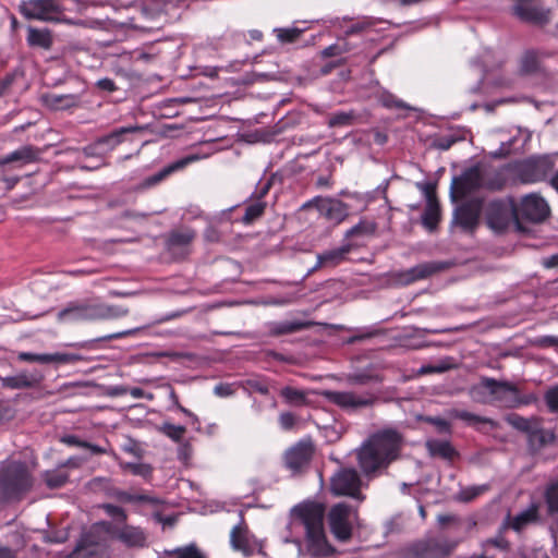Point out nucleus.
I'll use <instances>...</instances> for the list:
<instances>
[{"label": "nucleus", "mask_w": 558, "mask_h": 558, "mask_svg": "<svg viewBox=\"0 0 558 558\" xmlns=\"http://www.w3.org/2000/svg\"><path fill=\"white\" fill-rule=\"evenodd\" d=\"M48 107L54 110H65L78 106L80 97L77 95H58L49 94L45 97Z\"/></svg>", "instance_id": "22"}, {"label": "nucleus", "mask_w": 558, "mask_h": 558, "mask_svg": "<svg viewBox=\"0 0 558 558\" xmlns=\"http://www.w3.org/2000/svg\"><path fill=\"white\" fill-rule=\"evenodd\" d=\"M37 159V150L32 146H23L9 155H7V161H22L23 163H29Z\"/></svg>", "instance_id": "33"}, {"label": "nucleus", "mask_w": 558, "mask_h": 558, "mask_svg": "<svg viewBox=\"0 0 558 558\" xmlns=\"http://www.w3.org/2000/svg\"><path fill=\"white\" fill-rule=\"evenodd\" d=\"M96 304V320L101 319H114L119 317L126 316L129 314V308L120 305H109L102 303Z\"/></svg>", "instance_id": "27"}, {"label": "nucleus", "mask_w": 558, "mask_h": 558, "mask_svg": "<svg viewBox=\"0 0 558 558\" xmlns=\"http://www.w3.org/2000/svg\"><path fill=\"white\" fill-rule=\"evenodd\" d=\"M19 359L25 362H37L41 364H48V353L36 354L29 352H22L19 354Z\"/></svg>", "instance_id": "48"}, {"label": "nucleus", "mask_w": 558, "mask_h": 558, "mask_svg": "<svg viewBox=\"0 0 558 558\" xmlns=\"http://www.w3.org/2000/svg\"><path fill=\"white\" fill-rule=\"evenodd\" d=\"M58 320L64 324L96 320V304L72 303L58 313Z\"/></svg>", "instance_id": "16"}, {"label": "nucleus", "mask_w": 558, "mask_h": 558, "mask_svg": "<svg viewBox=\"0 0 558 558\" xmlns=\"http://www.w3.org/2000/svg\"><path fill=\"white\" fill-rule=\"evenodd\" d=\"M322 54H323V57H326V58L340 56L341 54L340 44H335V45H330V46L326 47L322 51Z\"/></svg>", "instance_id": "57"}, {"label": "nucleus", "mask_w": 558, "mask_h": 558, "mask_svg": "<svg viewBox=\"0 0 558 558\" xmlns=\"http://www.w3.org/2000/svg\"><path fill=\"white\" fill-rule=\"evenodd\" d=\"M32 486V477L25 464L13 462L7 469L2 478V488L8 496H15Z\"/></svg>", "instance_id": "14"}, {"label": "nucleus", "mask_w": 558, "mask_h": 558, "mask_svg": "<svg viewBox=\"0 0 558 558\" xmlns=\"http://www.w3.org/2000/svg\"><path fill=\"white\" fill-rule=\"evenodd\" d=\"M356 518V511L344 502H339L331 507L328 513V523L333 536L342 542L348 541L352 535Z\"/></svg>", "instance_id": "7"}, {"label": "nucleus", "mask_w": 558, "mask_h": 558, "mask_svg": "<svg viewBox=\"0 0 558 558\" xmlns=\"http://www.w3.org/2000/svg\"><path fill=\"white\" fill-rule=\"evenodd\" d=\"M265 207H266V204L262 201H257V202L250 204L245 208V214L242 218V221L245 225L252 223L255 219L259 218L263 215Z\"/></svg>", "instance_id": "35"}, {"label": "nucleus", "mask_w": 558, "mask_h": 558, "mask_svg": "<svg viewBox=\"0 0 558 558\" xmlns=\"http://www.w3.org/2000/svg\"><path fill=\"white\" fill-rule=\"evenodd\" d=\"M349 251H350L349 246H341V247L326 251V252L317 255V266L318 267L337 266L342 260H344Z\"/></svg>", "instance_id": "23"}, {"label": "nucleus", "mask_w": 558, "mask_h": 558, "mask_svg": "<svg viewBox=\"0 0 558 558\" xmlns=\"http://www.w3.org/2000/svg\"><path fill=\"white\" fill-rule=\"evenodd\" d=\"M515 211L518 221L541 222L548 217L550 210L544 197L537 193H530L515 203Z\"/></svg>", "instance_id": "12"}, {"label": "nucleus", "mask_w": 558, "mask_h": 558, "mask_svg": "<svg viewBox=\"0 0 558 558\" xmlns=\"http://www.w3.org/2000/svg\"><path fill=\"white\" fill-rule=\"evenodd\" d=\"M486 489H487L486 485L474 486V487L468 488L466 490L463 492V499L466 501L472 500L476 496L484 493Z\"/></svg>", "instance_id": "53"}, {"label": "nucleus", "mask_w": 558, "mask_h": 558, "mask_svg": "<svg viewBox=\"0 0 558 558\" xmlns=\"http://www.w3.org/2000/svg\"><path fill=\"white\" fill-rule=\"evenodd\" d=\"M456 416L463 421H466V422H474V423L482 422V418H480L477 415L472 414L468 411H458Z\"/></svg>", "instance_id": "58"}, {"label": "nucleus", "mask_w": 558, "mask_h": 558, "mask_svg": "<svg viewBox=\"0 0 558 558\" xmlns=\"http://www.w3.org/2000/svg\"><path fill=\"white\" fill-rule=\"evenodd\" d=\"M447 368L441 365H438V366L425 365L420 368L418 374L426 375V374H432V373H442Z\"/></svg>", "instance_id": "59"}, {"label": "nucleus", "mask_w": 558, "mask_h": 558, "mask_svg": "<svg viewBox=\"0 0 558 558\" xmlns=\"http://www.w3.org/2000/svg\"><path fill=\"white\" fill-rule=\"evenodd\" d=\"M214 392L218 397H229L235 392L233 384H219L215 386Z\"/></svg>", "instance_id": "50"}, {"label": "nucleus", "mask_w": 558, "mask_h": 558, "mask_svg": "<svg viewBox=\"0 0 558 558\" xmlns=\"http://www.w3.org/2000/svg\"><path fill=\"white\" fill-rule=\"evenodd\" d=\"M383 104L385 107L392 108H403L405 107L401 100L396 99L392 95H387L383 97Z\"/></svg>", "instance_id": "56"}, {"label": "nucleus", "mask_w": 558, "mask_h": 558, "mask_svg": "<svg viewBox=\"0 0 558 558\" xmlns=\"http://www.w3.org/2000/svg\"><path fill=\"white\" fill-rule=\"evenodd\" d=\"M40 380L37 374L20 373L3 379L4 386L12 389L31 388L36 386Z\"/></svg>", "instance_id": "24"}, {"label": "nucleus", "mask_w": 558, "mask_h": 558, "mask_svg": "<svg viewBox=\"0 0 558 558\" xmlns=\"http://www.w3.org/2000/svg\"><path fill=\"white\" fill-rule=\"evenodd\" d=\"M0 558H15V556L10 548L0 546Z\"/></svg>", "instance_id": "64"}, {"label": "nucleus", "mask_w": 558, "mask_h": 558, "mask_svg": "<svg viewBox=\"0 0 558 558\" xmlns=\"http://www.w3.org/2000/svg\"><path fill=\"white\" fill-rule=\"evenodd\" d=\"M456 219L464 229H472L478 219L477 211L471 206H462L456 213Z\"/></svg>", "instance_id": "31"}, {"label": "nucleus", "mask_w": 558, "mask_h": 558, "mask_svg": "<svg viewBox=\"0 0 558 558\" xmlns=\"http://www.w3.org/2000/svg\"><path fill=\"white\" fill-rule=\"evenodd\" d=\"M325 508L317 502H303L291 510L288 529V542L300 544L302 536L306 538L308 553L313 557H329L333 548L328 543L324 530Z\"/></svg>", "instance_id": "1"}, {"label": "nucleus", "mask_w": 558, "mask_h": 558, "mask_svg": "<svg viewBox=\"0 0 558 558\" xmlns=\"http://www.w3.org/2000/svg\"><path fill=\"white\" fill-rule=\"evenodd\" d=\"M375 231V225L367 221H361L360 223L353 226L351 229L347 231L348 238H353L362 234H371Z\"/></svg>", "instance_id": "44"}, {"label": "nucleus", "mask_w": 558, "mask_h": 558, "mask_svg": "<svg viewBox=\"0 0 558 558\" xmlns=\"http://www.w3.org/2000/svg\"><path fill=\"white\" fill-rule=\"evenodd\" d=\"M142 126L137 125H131V126H123L120 129L114 130L110 134L99 138L95 146L96 148L106 147L108 150L113 149L116 146H118L123 141V135L126 133H134L137 131H141Z\"/></svg>", "instance_id": "20"}, {"label": "nucleus", "mask_w": 558, "mask_h": 558, "mask_svg": "<svg viewBox=\"0 0 558 558\" xmlns=\"http://www.w3.org/2000/svg\"><path fill=\"white\" fill-rule=\"evenodd\" d=\"M19 10L25 19L43 22L57 21L62 13L58 0H24L20 3Z\"/></svg>", "instance_id": "11"}, {"label": "nucleus", "mask_w": 558, "mask_h": 558, "mask_svg": "<svg viewBox=\"0 0 558 558\" xmlns=\"http://www.w3.org/2000/svg\"><path fill=\"white\" fill-rule=\"evenodd\" d=\"M427 448L432 456H438L444 459H452L456 454L454 449L446 440H429Z\"/></svg>", "instance_id": "32"}, {"label": "nucleus", "mask_w": 558, "mask_h": 558, "mask_svg": "<svg viewBox=\"0 0 558 558\" xmlns=\"http://www.w3.org/2000/svg\"><path fill=\"white\" fill-rule=\"evenodd\" d=\"M470 396L480 403H498L510 409L527 405L537 400L533 393L521 396L515 385L489 377H484L477 385L472 386Z\"/></svg>", "instance_id": "4"}, {"label": "nucleus", "mask_w": 558, "mask_h": 558, "mask_svg": "<svg viewBox=\"0 0 558 558\" xmlns=\"http://www.w3.org/2000/svg\"><path fill=\"white\" fill-rule=\"evenodd\" d=\"M230 543L234 550L241 551L246 557L259 549L257 541L252 537L247 529L242 525H236L232 529Z\"/></svg>", "instance_id": "17"}, {"label": "nucleus", "mask_w": 558, "mask_h": 558, "mask_svg": "<svg viewBox=\"0 0 558 558\" xmlns=\"http://www.w3.org/2000/svg\"><path fill=\"white\" fill-rule=\"evenodd\" d=\"M274 32L276 33L278 40L283 44L295 41L302 34V31L296 27L276 28Z\"/></svg>", "instance_id": "38"}, {"label": "nucleus", "mask_w": 558, "mask_h": 558, "mask_svg": "<svg viewBox=\"0 0 558 558\" xmlns=\"http://www.w3.org/2000/svg\"><path fill=\"white\" fill-rule=\"evenodd\" d=\"M544 266L547 268H553L558 266V255H553L549 258L544 259Z\"/></svg>", "instance_id": "63"}, {"label": "nucleus", "mask_w": 558, "mask_h": 558, "mask_svg": "<svg viewBox=\"0 0 558 558\" xmlns=\"http://www.w3.org/2000/svg\"><path fill=\"white\" fill-rule=\"evenodd\" d=\"M105 512L116 520L114 524H123L126 521V513L123 508L111 504L101 506Z\"/></svg>", "instance_id": "43"}, {"label": "nucleus", "mask_w": 558, "mask_h": 558, "mask_svg": "<svg viewBox=\"0 0 558 558\" xmlns=\"http://www.w3.org/2000/svg\"><path fill=\"white\" fill-rule=\"evenodd\" d=\"M107 537L121 542L129 548H143L147 546V533L141 526L112 524L107 521L95 523L88 532L84 533L73 550L74 558L93 555L95 547L107 541Z\"/></svg>", "instance_id": "3"}, {"label": "nucleus", "mask_w": 558, "mask_h": 558, "mask_svg": "<svg viewBox=\"0 0 558 558\" xmlns=\"http://www.w3.org/2000/svg\"><path fill=\"white\" fill-rule=\"evenodd\" d=\"M133 474L141 475V476H148L151 472L150 468L146 464L141 463H128L125 465Z\"/></svg>", "instance_id": "51"}, {"label": "nucleus", "mask_w": 558, "mask_h": 558, "mask_svg": "<svg viewBox=\"0 0 558 558\" xmlns=\"http://www.w3.org/2000/svg\"><path fill=\"white\" fill-rule=\"evenodd\" d=\"M304 327H305V324H303V323L286 322V323L280 324L277 327L276 332L280 333V335L281 333H291V332H294V331L302 330Z\"/></svg>", "instance_id": "46"}, {"label": "nucleus", "mask_w": 558, "mask_h": 558, "mask_svg": "<svg viewBox=\"0 0 558 558\" xmlns=\"http://www.w3.org/2000/svg\"><path fill=\"white\" fill-rule=\"evenodd\" d=\"M319 395L348 413L372 408L378 400V396L372 390H323Z\"/></svg>", "instance_id": "5"}, {"label": "nucleus", "mask_w": 558, "mask_h": 558, "mask_svg": "<svg viewBox=\"0 0 558 558\" xmlns=\"http://www.w3.org/2000/svg\"><path fill=\"white\" fill-rule=\"evenodd\" d=\"M170 398L173 402V404L181 411L183 412L184 414H186L187 416L192 417L194 421L196 420L195 415L190 412L187 409L183 408L180 403H179V400H178V397L175 395V392L173 390L170 391Z\"/></svg>", "instance_id": "61"}, {"label": "nucleus", "mask_w": 558, "mask_h": 558, "mask_svg": "<svg viewBox=\"0 0 558 558\" xmlns=\"http://www.w3.org/2000/svg\"><path fill=\"white\" fill-rule=\"evenodd\" d=\"M280 396L284 402L291 407H303L308 404V391L298 389L292 386H286L280 390Z\"/></svg>", "instance_id": "25"}, {"label": "nucleus", "mask_w": 558, "mask_h": 558, "mask_svg": "<svg viewBox=\"0 0 558 558\" xmlns=\"http://www.w3.org/2000/svg\"><path fill=\"white\" fill-rule=\"evenodd\" d=\"M441 269L437 263H423L418 264L405 271L398 275L399 281L402 284H411L417 280L426 279Z\"/></svg>", "instance_id": "19"}, {"label": "nucleus", "mask_w": 558, "mask_h": 558, "mask_svg": "<svg viewBox=\"0 0 558 558\" xmlns=\"http://www.w3.org/2000/svg\"><path fill=\"white\" fill-rule=\"evenodd\" d=\"M242 387L247 392H258L260 395H268V385L263 378L254 377L242 381Z\"/></svg>", "instance_id": "36"}, {"label": "nucleus", "mask_w": 558, "mask_h": 558, "mask_svg": "<svg viewBox=\"0 0 558 558\" xmlns=\"http://www.w3.org/2000/svg\"><path fill=\"white\" fill-rule=\"evenodd\" d=\"M160 430L167 436L169 437L170 439H172L173 441H181L185 432H186V428L182 425H174V424H171V423H163L162 426L160 427Z\"/></svg>", "instance_id": "37"}, {"label": "nucleus", "mask_w": 558, "mask_h": 558, "mask_svg": "<svg viewBox=\"0 0 558 558\" xmlns=\"http://www.w3.org/2000/svg\"><path fill=\"white\" fill-rule=\"evenodd\" d=\"M481 187L499 189L485 180L481 168L473 167L465 170L459 178H454L451 184V194L453 197H466Z\"/></svg>", "instance_id": "10"}, {"label": "nucleus", "mask_w": 558, "mask_h": 558, "mask_svg": "<svg viewBox=\"0 0 558 558\" xmlns=\"http://www.w3.org/2000/svg\"><path fill=\"white\" fill-rule=\"evenodd\" d=\"M508 422L519 430L535 434L539 430V421L537 418H525L517 414L510 415Z\"/></svg>", "instance_id": "30"}, {"label": "nucleus", "mask_w": 558, "mask_h": 558, "mask_svg": "<svg viewBox=\"0 0 558 558\" xmlns=\"http://www.w3.org/2000/svg\"><path fill=\"white\" fill-rule=\"evenodd\" d=\"M425 194L427 198V206L423 214V223L429 230L434 229L439 220V207L435 201L434 192L430 187H425Z\"/></svg>", "instance_id": "21"}, {"label": "nucleus", "mask_w": 558, "mask_h": 558, "mask_svg": "<svg viewBox=\"0 0 558 558\" xmlns=\"http://www.w3.org/2000/svg\"><path fill=\"white\" fill-rule=\"evenodd\" d=\"M549 513H558V483L550 484L545 493Z\"/></svg>", "instance_id": "40"}, {"label": "nucleus", "mask_w": 558, "mask_h": 558, "mask_svg": "<svg viewBox=\"0 0 558 558\" xmlns=\"http://www.w3.org/2000/svg\"><path fill=\"white\" fill-rule=\"evenodd\" d=\"M279 423L283 429H291L295 423V416L291 412H283L279 415Z\"/></svg>", "instance_id": "52"}, {"label": "nucleus", "mask_w": 558, "mask_h": 558, "mask_svg": "<svg viewBox=\"0 0 558 558\" xmlns=\"http://www.w3.org/2000/svg\"><path fill=\"white\" fill-rule=\"evenodd\" d=\"M27 41L31 46H37L48 49L52 45L50 32L48 29H37L29 27L27 29Z\"/></svg>", "instance_id": "29"}, {"label": "nucleus", "mask_w": 558, "mask_h": 558, "mask_svg": "<svg viewBox=\"0 0 558 558\" xmlns=\"http://www.w3.org/2000/svg\"><path fill=\"white\" fill-rule=\"evenodd\" d=\"M312 454V444L300 441L286 452V464L290 470L298 471L310 462Z\"/></svg>", "instance_id": "18"}, {"label": "nucleus", "mask_w": 558, "mask_h": 558, "mask_svg": "<svg viewBox=\"0 0 558 558\" xmlns=\"http://www.w3.org/2000/svg\"><path fill=\"white\" fill-rule=\"evenodd\" d=\"M353 114L350 112H336L332 116H330L328 120V125L330 128H339V126H347L352 123Z\"/></svg>", "instance_id": "41"}, {"label": "nucleus", "mask_w": 558, "mask_h": 558, "mask_svg": "<svg viewBox=\"0 0 558 558\" xmlns=\"http://www.w3.org/2000/svg\"><path fill=\"white\" fill-rule=\"evenodd\" d=\"M304 207H315L319 215L332 225L341 223L349 216L348 205L330 197H315Z\"/></svg>", "instance_id": "15"}, {"label": "nucleus", "mask_w": 558, "mask_h": 558, "mask_svg": "<svg viewBox=\"0 0 558 558\" xmlns=\"http://www.w3.org/2000/svg\"><path fill=\"white\" fill-rule=\"evenodd\" d=\"M62 441L70 446H76V447H82V448L84 447V444H85V441L80 440L75 436H65L62 438Z\"/></svg>", "instance_id": "62"}, {"label": "nucleus", "mask_w": 558, "mask_h": 558, "mask_svg": "<svg viewBox=\"0 0 558 558\" xmlns=\"http://www.w3.org/2000/svg\"><path fill=\"white\" fill-rule=\"evenodd\" d=\"M194 239V233L192 231H182L175 232L171 235V242L173 244L185 245L189 244Z\"/></svg>", "instance_id": "49"}, {"label": "nucleus", "mask_w": 558, "mask_h": 558, "mask_svg": "<svg viewBox=\"0 0 558 558\" xmlns=\"http://www.w3.org/2000/svg\"><path fill=\"white\" fill-rule=\"evenodd\" d=\"M514 13L524 21H531L535 23H543L547 20L546 15L539 12L536 8L527 5H515Z\"/></svg>", "instance_id": "34"}, {"label": "nucleus", "mask_w": 558, "mask_h": 558, "mask_svg": "<svg viewBox=\"0 0 558 558\" xmlns=\"http://www.w3.org/2000/svg\"><path fill=\"white\" fill-rule=\"evenodd\" d=\"M173 553L178 555V558H205L194 545L177 548ZM169 554H172V551H169Z\"/></svg>", "instance_id": "45"}, {"label": "nucleus", "mask_w": 558, "mask_h": 558, "mask_svg": "<svg viewBox=\"0 0 558 558\" xmlns=\"http://www.w3.org/2000/svg\"><path fill=\"white\" fill-rule=\"evenodd\" d=\"M538 515V506L533 504L527 509L518 513L513 519L511 526L515 531L524 529L527 524L535 522Z\"/></svg>", "instance_id": "28"}, {"label": "nucleus", "mask_w": 558, "mask_h": 558, "mask_svg": "<svg viewBox=\"0 0 558 558\" xmlns=\"http://www.w3.org/2000/svg\"><path fill=\"white\" fill-rule=\"evenodd\" d=\"M400 449L401 436L396 430L374 433L356 451L359 466L367 477H376L398 459Z\"/></svg>", "instance_id": "2"}, {"label": "nucleus", "mask_w": 558, "mask_h": 558, "mask_svg": "<svg viewBox=\"0 0 558 558\" xmlns=\"http://www.w3.org/2000/svg\"><path fill=\"white\" fill-rule=\"evenodd\" d=\"M198 160V156L197 155H190V156H186L180 160H177L175 162L169 165L168 167L163 168L161 171H159L157 174L150 177L148 179V183L149 184H156L158 182H160L161 180H163L167 175H169L170 173L177 171V170H180V169H183L184 167H186L187 165L194 162Z\"/></svg>", "instance_id": "26"}, {"label": "nucleus", "mask_w": 558, "mask_h": 558, "mask_svg": "<svg viewBox=\"0 0 558 558\" xmlns=\"http://www.w3.org/2000/svg\"><path fill=\"white\" fill-rule=\"evenodd\" d=\"M96 86L105 92H114L117 86L111 78L105 77L97 81Z\"/></svg>", "instance_id": "55"}, {"label": "nucleus", "mask_w": 558, "mask_h": 558, "mask_svg": "<svg viewBox=\"0 0 558 558\" xmlns=\"http://www.w3.org/2000/svg\"><path fill=\"white\" fill-rule=\"evenodd\" d=\"M522 68L525 72H532L536 69V59L533 53H526L522 61Z\"/></svg>", "instance_id": "54"}, {"label": "nucleus", "mask_w": 558, "mask_h": 558, "mask_svg": "<svg viewBox=\"0 0 558 558\" xmlns=\"http://www.w3.org/2000/svg\"><path fill=\"white\" fill-rule=\"evenodd\" d=\"M46 484L51 488L61 487L68 481V475L60 471L45 473Z\"/></svg>", "instance_id": "42"}, {"label": "nucleus", "mask_w": 558, "mask_h": 558, "mask_svg": "<svg viewBox=\"0 0 558 558\" xmlns=\"http://www.w3.org/2000/svg\"><path fill=\"white\" fill-rule=\"evenodd\" d=\"M485 216L488 227L496 232L506 230L511 223H519L515 202L511 198L490 202Z\"/></svg>", "instance_id": "6"}, {"label": "nucleus", "mask_w": 558, "mask_h": 558, "mask_svg": "<svg viewBox=\"0 0 558 558\" xmlns=\"http://www.w3.org/2000/svg\"><path fill=\"white\" fill-rule=\"evenodd\" d=\"M170 398L173 402V404L181 411L183 412L184 414H186L187 416L192 417L194 421L196 420L195 415L190 412L187 409L183 408L180 403H179V400H178V397L175 395V392L173 390L170 391Z\"/></svg>", "instance_id": "60"}, {"label": "nucleus", "mask_w": 558, "mask_h": 558, "mask_svg": "<svg viewBox=\"0 0 558 558\" xmlns=\"http://www.w3.org/2000/svg\"><path fill=\"white\" fill-rule=\"evenodd\" d=\"M546 404L550 411H558V385L550 388L545 395Z\"/></svg>", "instance_id": "47"}, {"label": "nucleus", "mask_w": 558, "mask_h": 558, "mask_svg": "<svg viewBox=\"0 0 558 558\" xmlns=\"http://www.w3.org/2000/svg\"><path fill=\"white\" fill-rule=\"evenodd\" d=\"M361 487V476L354 469H341L330 480V489L337 496H349L362 501L365 497Z\"/></svg>", "instance_id": "9"}, {"label": "nucleus", "mask_w": 558, "mask_h": 558, "mask_svg": "<svg viewBox=\"0 0 558 558\" xmlns=\"http://www.w3.org/2000/svg\"><path fill=\"white\" fill-rule=\"evenodd\" d=\"M82 356L75 353H63V352H56V353H48V364L49 363H56V364H72L77 361H81Z\"/></svg>", "instance_id": "39"}, {"label": "nucleus", "mask_w": 558, "mask_h": 558, "mask_svg": "<svg viewBox=\"0 0 558 558\" xmlns=\"http://www.w3.org/2000/svg\"><path fill=\"white\" fill-rule=\"evenodd\" d=\"M555 167V156L532 157L515 165V174L522 183H534L546 178Z\"/></svg>", "instance_id": "8"}, {"label": "nucleus", "mask_w": 558, "mask_h": 558, "mask_svg": "<svg viewBox=\"0 0 558 558\" xmlns=\"http://www.w3.org/2000/svg\"><path fill=\"white\" fill-rule=\"evenodd\" d=\"M454 543L439 538H426L412 544L408 550V558H445L454 548Z\"/></svg>", "instance_id": "13"}]
</instances>
